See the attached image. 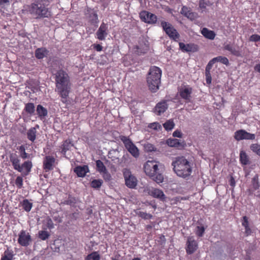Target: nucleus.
I'll list each match as a JSON object with an SVG mask.
<instances>
[{
    "label": "nucleus",
    "instance_id": "b1692460",
    "mask_svg": "<svg viewBox=\"0 0 260 260\" xmlns=\"http://www.w3.org/2000/svg\"><path fill=\"white\" fill-rule=\"evenodd\" d=\"M223 48L224 49L230 51L233 55L236 56H239L240 55V52L233 45L230 44H225Z\"/></svg>",
    "mask_w": 260,
    "mask_h": 260
},
{
    "label": "nucleus",
    "instance_id": "20e7f679",
    "mask_svg": "<svg viewBox=\"0 0 260 260\" xmlns=\"http://www.w3.org/2000/svg\"><path fill=\"white\" fill-rule=\"evenodd\" d=\"M145 174L151 179L159 184L164 181V177L162 168H158V162L155 160H148L144 165Z\"/></svg>",
    "mask_w": 260,
    "mask_h": 260
},
{
    "label": "nucleus",
    "instance_id": "f257e3e1",
    "mask_svg": "<svg viewBox=\"0 0 260 260\" xmlns=\"http://www.w3.org/2000/svg\"><path fill=\"white\" fill-rule=\"evenodd\" d=\"M56 91L61 98L63 103L67 102V98L71 89V83L68 74L63 70H59L55 74Z\"/></svg>",
    "mask_w": 260,
    "mask_h": 260
},
{
    "label": "nucleus",
    "instance_id": "7c9ffc66",
    "mask_svg": "<svg viewBox=\"0 0 260 260\" xmlns=\"http://www.w3.org/2000/svg\"><path fill=\"white\" fill-rule=\"evenodd\" d=\"M211 69V60H210L206 68V82L208 84L211 83V76L210 74V69Z\"/></svg>",
    "mask_w": 260,
    "mask_h": 260
},
{
    "label": "nucleus",
    "instance_id": "6ab92c4d",
    "mask_svg": "<svg viewBox=\"0 0 260 260\" xmlns=\"http://www.w3.org/2000/svg\"><path fill=\"white\" fill-rule=\"evenodd\" d=\"M259 187V183L258 181V176L255 175L252 179V187L247 190L246 192L249 196H252L253 191L258 189Z\"/></svg>",
    "mask_w": 260,
    "mask_h": 260
},
{
    "label": "nucleus",
    "instance_id": "49530a36",
    "mask_svg": "<svg viewBox=\"0 0 260 260\" xmlns=\"http://www.w3.org/2000/svg\"><path fill=\"white\" fill-rule=\"evenodd\" d=\"M128 152L134 157H137L139 155L138 147H126Z\"/></svg>",
    "mask_w": 260,
    "mask_h": 260
},
{
    "label": "nucleus",
    "instance_id": "f704fd0d",
    "mask_svg": "<svg viewBox=\"0 0 260 260\" xmlns=\"http://www.w3.org/2000/svg\"><path fill=\"white\" fill-rule=\"evenodd\" d=\"M24 110L27 113L29 114L30 115H32L35 111V107L34 104L32 103H29L25 104Z\"/></svg>",
    "mask_w": 260,
    "mask_h": 260
},
{
    "label": "nucleus",
    "instance_id": "13d9d810",
    "mask_svg": "<svg viewBox=\"0 0 260 260\" xmlns=\"http://www.w3.org/2000/svg\"><path fill=\"white\" fill-rule=\"evenodd\" d=\"M245 228V234L246 236H248L251 235L252 233V231L251 229L250 228L249 226H247V228Z\"/></svg>",
    "mask_w": 260,
    "mask_h": 260
},
{
    "label": "nucleus",
    "instance_id": "ddd939ff",
    "mask_svg": "<svg viewBox=\"0 0 260 260\" xmlns=\"http://www.w3.org/2000/svg\"><path fill=\"white\" fill-rule=\"evenodd\" d=\"M141 20L147 23L154 24L157 21V17L155 15L148 11H143L140 13Z\"/></svg>",
    "mask_w": 260,
    "mask_h": 260
},
{
    "label": "nucleus",
    "instance_id": "e433bc0d",
    "mask_svg": "<svg viewBox=\"0 0 260 260\" xmlns=\"http://www.w3.org/2000/svg\"><path fill=\"white\" fill-rule=\"evenodd\" d=\"M22 206L25 211L29 212L32 207V204L27 199H25L22 201Z\"/></svg>",
    "mask_w": 260,
    "mask_h": 260
},
{
    "label": "nucleus",
    "instance_id": "393cba45",
    "mask_svg": "<svg viewBox=\"0 0 260 260\" xmlns=\"http://www.w3.org/2000/svg\"><path fill=\"white\" fill-rule=\"evenodd\" d=\"M180 49L183 52H191L194 50V45L193 44H185L183 43L180 42L179 44Z\"/></svg>",
    "mask_w": 260,
    "mask_h": 260
},
{
    "label": "nucleus",
    "instance_id": "0eeeda50",
    "mask_svg": "<svg viewBox=\"0 0 260 260\" xmlns=\"http://www.w3.org/2000/svg\"><path fill=\"white\" fill-rule=\"evenodd\" d=\"M160 24L164 30L169 36V37L171 39H173L175 41H177L179 38L180 35L172 25L164 21H162Z\"/></svg>",
    "mask_w": 260,
    "mask_h": 260
},
{
    "label": "nucleus",
    "instance_id": "5fc2aeb1",
    "mask_svg": "<svg viewBox=\"0 0 260 260\" xmlns=\"http://www.w3.org/2000/svg\"><path fill=\"white\" fill-rule=\"evenodd\" d=\"M242 225L244 228H247V226H249L248 218L247 216H244L243 217Z\"/></svg>",
    "mask_w": 260,
    "mask_h": 260
},
{
    "label": "nucleus",
    "instance_id": "bb28decb",
    "mask_svg": "<svg viewBox=\"0 0 260 260\" xmlns=\"http://www.w3.org/2000/svg\"><path fill=\"white\" fill-rule=\"evenodd\" d=\"M47 53L48 51L45 48H38L35 51V56L38 59H42L47 55Z\"/></svg>",
    "mask_w": 260,
    "mask_h": 260
},
{
    "label": "nucleus",
    "instance_id": "423d86ee",
    "mask_svg": "<svg viewBox=\"0 0 260 260\" xmlns=\"http://www.w3.org/2000/svg\"><path fill=\"white\" fill-rule=\"evenodd\" d=\"M10 161L14 170L20 173H22L24 176L28 175L32 167L31 161H25L21 165L20 156L15 153H13L10 155Z\"/></svg>",
    "mask_w": 260,
    "mask_h": 260
},
{
    "label": "nucleus",
    "instance_id": "1a4fd4ad",
    "mask_svg": "<svg viewBox=\"0 0 260 260\" xmlns=\"http://www.w3.org/2000/svg\"><path fill=\"white\" fill-rule=\"evenodd\" d=\"M57 164L55 157L52 155H46L43 158V168L45 172H48L53 170L55 165Z\"/></svg>",
    "mask_w": 260,
    "mask_h": 260
},
{
    "label": "nucleus",
    "instance_id": "72a5a7b5",
    "mask_svg": "<svg viewBox=\"0 0 260 260\" xmlns=\"http://www.w3.org/2000/svg\"><path fill=\"white\" fill-rule=\"evenodd\" d=\"M100 255L98 251H93L88 254L85 260H100Z\"/></svg>",
    "mask_w": 260,
    "mask_h": 260
},
{
    "label": "nucleus",
    "instance_id": "9d476101",
    "mask_svg": "<svg viewBox=\"0 0 260 260\" xmlns=\"http://www.w3.org/2000/svg\"><path fill=\"white\" fill-rule=\"evenodd\" d=\"M31 242L29 233L26 231L21 230L18 235V243L22 246L27 247Z\"/></svg>",
    "mask_w": 260,
    "mask_h": 260
},
{
    "label": "nucleus",
    "instance_id": "774afa93",
    "mask_svg": "<svg viewBox=\"0 0 260 260\" xmlns=\"http://www.w3.org/2000/svg\"><path fill=\"white\" fill-rule=\"evenodd\" d=\"M111 260H119V259L117 258L112 257H111Z\"/></svg>",
    "mask_w": 260,
    "mask_h": 260
},
{
    "label": "nucleus",
    "instance_id": "aec40b11",
    "mask_svg": "<svg viewBox=\"0 0 260 260\" xmlns=\"http://www.w3.org/2000/svg\"><path fill=\"white\" fill-rule=\"evenodd\" d=\"M168 107V106L166 101L160 102L156 104L154 109V112L156 114L160 115L166 111Z\"/></svg>",
    "mask_w": 260,
    "mask_h": 260
},
{
    "label": "nucleus",
    "instance_id": "338daca9",
    "mask_svg": "<svg viewBox=\"0 0 260 260\" xmlns=\"http://www.w3.org/2000/svg\"><path fill=\"white\" fill-rule=\"evenodd\" d=\"M49 147H46L44 148V152H45L46 153L47 151H49Z\"/></svg>",
    "mask_w": 260,
    "mask_h": 260
},
{
    "label": "nucleus",
    "instance_id": "a211bd4d",
    "mask_svg": "<svg viewBox=\"0 0 260 260\" xmlns=\"http://www.w3.org/2000/svg\"><path fill=\"white\" fill-rule=\"evenodd\" d=\"M148 193L151 196L155 198H157L162 201H164L166 198L163 191L158 188H152L149 190Z\"/></svg>",
    "mask_w": 260,
    "mask_h": 260
},
{
    "label": "nucleus",
    "instance_id": "f8f14e48",
    "mask_svg": "<svg viewBox=\"0 0 260 260\" xmlns=\"http://www.w3.org/2000/svg\"><path fill=\"white\" fill-rule=\"evenodd\" d=\"M198 248V244L193 236L187 238L185 250L187 254L193 253Z\"/></svg>",
    "mask_w": 260,
    "mask_h": 260
},
{
    "label": "nucleus",
    "instance_id": "c03bdc74",
    "mask_svg": "<svg viewBox=\"0 0 260 260\" xmlns=\"http://www.w3.org/2000/svg\"><path fill=\"white\" fill-rule=\"evenodd\" d=\"M210 6V2L206 0H200L199 2V8L202 11H205L206 10L207 6Z\"/></svg>",
    "mask_w": 260,
    "mask_h": 260
},
{
    "label": "nucleus",
    "instance_id": "6e6552de",
    "mask_svg": "<svg viewBox=\"0 0 260 260\" xmlns=\"http://www.w3.org/2000/svg\"><path fill=\"white\" fill-rule=\"evenodd\" d=\"M122 173L126 186L129 188H135L138 182L136 177L132 174L129 169L126 168L123 170Z\"/></svg>",
    "mask_w": 260,
    "mask_h": 260
},
{
    "label": "nucleus",
    "instance_id": "4be33fe9",
    "mask_svg": "<svg viewBox=\"0 0 260 260\" xmlns=\"http://www.w3.org/2000/svg\"><path fill=\"white\" fill-rule=\"evenodd\" d=\"M37 113L38 117L43 120L47 116L48 111L46 108L43 107L41 105H38L37 107Z\"/></svg>",
    "mask_w": 260,
    "mask_h": 260
},
{
    "label": "nucleus",
    "instance_id": "680f3d73",
    "mask_svg": "<svg viewBox=\"0 0 260 260\" xmlns=\"http://www.w3.org/2000/svg\"><path fill=\"white\" fill-rule=\"evenodd\" d=\"M254 69L255 71L260 73V63L256 64L254 67Z\"/></svg>",
    "mask_w": 260,
    "mask_h": 260
},
{
    "label": "nucleus",
    "instance_id": "bf43d9fd",
    "mask_svg": "<svg viewBox=\"0 0 260 260\" xmlns=\"http://www.w3.org/2000/svg\"><path fill=\"white\" fill-rule=\"evenodd\" d=\"M94 48L97 51H101L102 50L103 47L100 45V44H96L94 45Z\"/></svg>",
    "mask_w": 260,
    "mask_h": 260
},
{
    "label": "nucleus",
    "instance_id": "09e8293b",
    "mask_svg": "<svg viewBox=\"0 0 260 260\" xmlns=\"http://www.w3.org/2000/svg\"><path fill=\"white\" fill-rule=\"evenodd\" d=\"M15 183L18 188H21L23 186V178L21 176H17Z\"/></svg>",
    "mask_w": 260,
    "mask_h": 260
},
{
    "label": "nucleus",
    "instance_id": "412c9836",
    "mask_svg": "<svg viewBox=\"0 0 260 260\" xmlns=\"http://www.w3.org/2000/svg\"><path fill=\"white\" fill-rule=\"evenodd\" d=\"M74 171L78 177H83L86 175V173L89 172V168L86 165L83 166H79L76 167Z\"/></svg>",
    "mask_w": 260,
    "mask_h": 260
},
{
    "label": "nucleus",
    "instance_id": "39448f33",
    "mask_svg": "<svg viewBox=\"0 0 260 260\" xmlns=\"http://www.w3.org/2000/svg\"><path fill=\"white\" fill-rule=\"evenodd\" d=\"M161 70L156 66L151 67L147 77V83L149 89L155 92L159 89L160 84Z\"/></svg>",
    "mask_w": 260,
    "mask_h": 260
},
{
    "label": "nucleus",
    "instance_id": "c85d7f7f",
    "mask_svg": "<svg viewBox=\"0 0 260 260\" xmlns=\"http://www.w3.org/2000/svg\"><path fill=\"white\" fill-rule=\"evenodd\" d=\"M240 161L243 165H247L249 164V158L244 151H240Z\"/></svg>",
    "mask_w": 260,
    "mask_h": 260
},
{
    "label": "nucleus",
    "instance_id": "a19ab883",
    "mask_svg": "<svg viewBox=\"0 0 260 260\" xmlns=\"http://www.w3.org/2000/svg\"><path fill=\"white\" fill-rule=\"evenodd\" d=\"M49 233L45 230L40 231L38 233V237L42 240H46L49 238Z\"/></svg>",
    "mask_w": 260,
    "mask_h": 260
},
{
    "label": "nucleus",
    "instance_id": "052dcab7",
    "mask_svg": "<svg viewBox=\"0 0 260 260\" xmlns=\"http://www.w3.org/2000/svg\"><path fill=\"white\" fill-rule=\"evenodd\" d=\"M252 150L260 156V147H252Z\"/></svg>",
    "mask_w": 260,
    "mask_h": 260
},
{
    "label": "nucleus",
    "instance_id": "2f4dec72",
    "mask_svg": "<svg viewBox=\"0 0 260 260\" xmlns=\"http://www.w3.org/2000/svg\"><path fill=\"white\" fill-rule=\"evenodd\" d=\"M135 212L139 217L145 220L150 219L152 218V215L151 214L147 213L145 212L137 210L135 211Z\"/></svg>",
    "mask_w": 260,
    "mask_h": 260
},
{
    "label": "nucleus",
    "instance_id": "7ed1b4c3",
    "mask_svg": "<svg viewBox=\"0 0 260 260\" xmlns=\"http://www.w3.org/2000/svg\"><path fill=\"white\" fill-rule=\"evenodd\" d=\"M48 5V0H35L29 6L28 11L36 19L48 18L51 15Z\"/></svg>",
    "mask_w": 260,
    "mask_h": 260
},
{
    "label": "nucleus",
    "instance_id": "e2e57ef3",
    "mask_svg": "<svg viewBox=\"0 0 260 260\" xmlns=\"http://www.w3.org/2000/svg\"><path fill=\"white\" fill-rule=\"evenodd\" d=\"M10 1L9 0H0V5H4V4H9Z\"/></svg>",
    "mask_w": 260,
    "mask_h": 260
},
{
    "label": "nucleus",
    "instance_id": "3c124183",
    "mask_svg": "<svg viewBox=\"0 0 260 260\" xmlns=\"http://www.w3.org/2000/svg\"><path fill=\"white\" fill-rule=\"evenodd\" d=\"M229 183L230 186L232 187V191L234 190V188L236 186V181L235 180V178H234L233 175H230V179L229 180Z\"/></svg>",
    "mask_w": 260,
    "mask_h": 260
},
{
    "label": "nucleus",
    "instance_id": "0e129e2a",
    "mask_svg": "<svg viewBox=\"0 0 260 260\" xmlns=\"http://www.w3.org/2000/svg\"><path fill=\"white\" fill-rule=\"evenodd\" d=\"M148 149H147V151H155L156 150V147H148Z\"/></svg>",
    "mask_w": 260,
    "mask_h": 260
},
{
    "label": "nucleus",
    "instance_id": "de8ad7c7",
    "mask_svg": "<svg viewBox=\"0 0 260 260\" xmlns=\"http://www.w3.org/2000/svg\"><path fill=\"white\" fill-rule=\"evenodd\" d=\"M201 34L206 38L211 39V30L207 28H203L201 30Z\"/></svg>",
    "mask_w": 260,
    "mask_h": 260
},
{
    "label": "nucleus",
    "instance_id": "a18cd8bd",
    "mask_svg": "<svg viewBox=\"0 0 260 260\" xmlns=\"http://www.w3.org/2000/svg\"><path fill=\"white\" fill-rule=\"evenodd\" d=\"M148 127L150 128L153 129L155 131H159L162 129L161 125L159 124V123L155 122L151 123H150Z\"/></svg>",
    "mask_w": 260,
    "mask_h": 260
},
{
    "label": "nucleus",
    "instance_id": "79ce46f5",
    "mask_svg": "<svg viewBox=\"0 0 260 260\" xmlns=\"http://www.w3.org/2000/svg\"><path fill=\"white\" fill-rule=\"evenodd\" d=\"M103 184V181L101 179H94L91 182L90 185L92 188H99Z\"/></svg>",
    "mask_w": 260,
    "mask_h": 260
},
{
    "label": "nucleus",
    "instance_id": "864d4df0",
    "mask_svg": "<svg viewBox=\"0 0 260 260\" xmlns=\"http://www.w3.org/2000/svg\"><path fill=\"white\" fill-rule=\"evenodd\" d=\"M101 174H102L103 177L105 180L109 181L111 179V176L107 169L106 171L102 172Z\"/></svg>",
    "mask_w": 260,
    "mask_h": 260
},
{
    "label": "nucleus",
    "instance_id": "4d7b16f0",
    "mask_svg": "<svg viewBox=\"0 0 260 260\" xmlns=\"http://www.w3.org/2000/svg\"><path fill=\"white\" fill-rule=\"evenodd\" d=\"M182 133L178 130H176V131H174L173 134V137H178V138H181L182 136Z\"/></svg>",
    "mask_w": 260,
    "mask_h": 260
},
{
    "label": "nucleus",
    "instance_id": "c756f323",
    "mask_svg": "<svg viewBox=\"0 0 260 260\" xmlns=\"http://www.w3.org/2000/svg\"><path fill=\"white\" fill-rule=\"evenodd\" d=\"M166 144L168 146H184V145L182 144L180 142V140L177 139H169L166 141Z\"/></svg>",
    "mask_w": 260,
    "mask_h": 260
},
{
    "label": "nucleus",
    "instance_id": "603ef678",
    "mask_svg": "<svg viewBox=\"0 0 260 260\" xmlns=\"http://www.w3.org/2000/svg\"><path fill=\"white\" fill-rule=\"evenodd\" d=\"M249 41L251 42H259L260 41V36L257 34H254L250 37Z\"/></svg>",
    "mask_w": 260,
    "mask_h": 260
},
{
    "label": "nucleus",
    "instance_id": "37998d69",
    "mask_svg": "<svg viewBox=\"0 0 260 260\" xmlns=\"http://www.w3.org/2000/svg\"><path fill=\"white\" fill-rule=\"evenodd\" d=\"M121 140L123 142L125 146H136L132 142V141L126 137L121 136Z\"/></svg>",
    "mask_w": 260,
    "mask_h": 260
},
{
    "label": "nucleus",
    "instance_id": "2eb2a0df",
    "mask_svg": "<svg viewBox=\"0 0 260 260\" xmlns=\"http://www.w3.org/2000/svg\"><path fill=\"white\" fill-rule=\"evenodd\" d=\"M136 50L138 55H142L146 53L149 50L148 41L143 39L140 41L139 45L136 46Z\"/></svg>",
    "mask_w": 260,
    "mask_h": 260
},
{
    "label": "nucleus",
    "instance_id": "f3484780",
    "mask_svg": "<svg viewBox=\"0 0 260 260\" xmlns=\"http://www.w3.org/2000/svg\"><path fill=\"white\" fill-rule=\"evenodd\" d=\"M181 13L191 20L197 19L198 15L197 13L192 12L189 8L183 6L181 10Z\"/></svg>",
    "mask_w": 260,
    "mask_h": 260
},
{
    "label": "nucleus",
    "instance_id": "c9c22d12",
    "mask_svg": "<svg viewBox=\"0 0 260 260\" xmlns=\"http://www.w3.org/2000/svg\"><path fill=\"white\" fill-rule=\"evenodd\" d=\"M205 228L202 224L198 225L195 229V234L199 237H202L205 232Z\"/></svg>",
    "mask_w": 260,
    "mask_h": 260
},
{
    "label": "nucleus",
    "instance_id": "5701e85b",
    "mask_svg": "<svg viewBox=\"0 0 260 260\" xmlns=\"http://www.w3.org/2000/svg\"><path fill=\"white\" fill-rule=\"evenodd\" d=\"M14 251L12 249L7 248L2 254L1 260H14Z\"/></svg>",
    "mask_w": 260,
    "mask_h": 260
},
{
    "label": "nucleus",
    "instance_id": "6e6d98bb",
    "mask_svg": "<svg viewBox=\"0 0 260 260\" xmlns=\"http://www.w3.org/2000/svg\"><path fill=\"white\" fill-rule=\"evenodd\" d=\"M74 144L72 143V141L70 139L66 140L62 146H73Z\"/></svg>",
    "mask_w": 260,
    "mask_h": 260
},
{
    "label": "nucleus",
    "instance_id": "4468645a",
    "mask_svg": "<svg viewBox=\"0 0 260 260\" xmlns=\"http://www.w3.org/2000/svg\"><path fill=\"white\" fill-rule=\"evenodd\" d=\"M235 138L237 140H241L243 139L253 140L255 139V135L250 134L245 130H239L235 133Z\"/></svg>",
    "mask_w": 260,
    "mask_h": 260
},
{
    "label": "nucleus",
    "instance_id": "ea45409f",
    "mask_svg": "<svg viewBox=\"0 0 260 260\" xmlns=\"http://www.w3.org/2000/svg\"><path fill=\"white\" fill-rule=\"evenodd\" d=\"M163 126L166 131H169L174 128L175 124L172 120L170 119L164 123Z\"/></svg>",
    "mask_w": 260,
    "mask_h": 260
},
{
    "label": "nucleus",
    "instance_id": "dca6fc26",
    "mask_svg": "<svg viewBox=\"0 0 260 260\" xmlns=\"http://www.w3.org/2000/svg\"><path fill=\"white\" fill-rule=\"evenodd\" d=\"M97 38L100 40H104L108 35V25L103 22L96 32Z\"/></svg>",
    "mask_w": 260,
    "mask_h": 260
},
{
    "label": "nucleus",
    "instance_id": "f03ea898",
    "mask_svg": "<svg viewBox=\"0 0 260 260\" xmlns=\"http://www.w3.org/2000/svg\"><path fill=\"white\" fill-rule=\"evenodd\" d=\"M193 160L184 156L178 157L172 163L173 170L179 177L186 178L192 173Z\"/></svg>",
    "mask_w": 260,
    "mask_h": 260
},
{
    "label": "nucleus",
    "instance_id": "69168bd1",
    "mask_svg": "<svg viewBox=\"0 0 260 260\" xmlns=\"http://www.w3.org/2000/svg\"><path fill=\"white\" fill-rule=\"evenodd\" d=\"M254 196L258 198H260V192L259 191H258L257 192V194H255Z\"/></svg>",
    "mask_w": 260,
    "mask_h": 260
},
{
    "label": "nucleus",
    "instance_id": "473e14b6",
    "mask_svg": "<svg viewBox=\"0 0 260 260\" xmlns=\"http://www.w3.org/2000/svg\"><path fill=\"white\" fill-rule=\"evenodd\" d=\"M215 62H219L226 66L229 64L228 59L225 57L221 56L212 58V64L214 63Z\"/></svg>",
    "mask_w": 260,
    "mask_h": 260
},
{
    "label": "nucleus",
    "instance_id": "4c0bfd02",
    "mask_svg": "<svg viewBox=\"0 0 260 260\" xmlns=\"http://www.w3.org/2000/svg\"><path fill=\"white\" fill-rule=\"evenodd\" d=\"M96 170L102 173V172L106 171V168L104 166L103 162L101 160H98L96 161Z\"/></svg>",
    "mask_w": 260,
    "mask_h": 260
},
{
    "label": "nucleus",
    "instance_id": "8fccbe9b",
    "mask_svg": "<svg viewBox=\"0 0 260 260\" xmlns=\"http://www.w3.org/2000/svg\"><path fill=\"white\" fill-rule=\"evenodd\" d=\"M19 151L21 153L20 156L23 159H26L29 157V154L25 151V147H19Z\"/></svg>",
    "mask_w": 260,
    "mask_h": 260
},
{
    "label": "nucleus",
    "instance_id": "cd10ccee",
    "mask_svg": "<svg viewBox=\"0 0 260 260\" xmlns=\"http://www.w3.org/2000/svg\"><path fill=\"white\" fill-rule=\"evenodd\" d=\"M43 224L44 226L43 229H52L54 228V223L53 222L52 220L49 216H47L45 219L43 220Z\"/></svg>",
    "mask_w": 260,
    "mask_h": 260
},
{
    "label": "nucleus",
    "instance_id": "58836bf2",
    "mask_svg": "<svg viewBox=\"0 0 260 260\" xmlns=\"http://www.w3.org/2000/svg\"><path fill=\"white\" fill-rule=\"evenodd\" d=\"M167 148L165 150V155L167 156H172L177 154V147H165Z\"/></svg>",
    "mask_w": 260,
    "mask_h": 260
},
{
    "label": "nucleus",
    "instance_id": "a878e982",
    "mask_svg": "<svg viewBox=\"0 0 260 260\" xmlns=\"http://www.w3.org/2000/svg\"><path fill=\"white\" fill-rule=\"evenodd\" d=\"M37 129L36 127H31L27 132V138L31 142H34L36 138Z\"/></svg>",
    "mask_w": 260,
    "mask_h": 260
},
{
    "label": "nucleus",
    "instance_id": "9b49d317",
    "mask_svg": "<svg viewBox=\"0 0 260 260\" xmlns=\"http://www.w3.org/2000/svg\"><path fill=\"white\" fill-rule=\"evenodd\" d=\"M192 89L189 85L182 86L179 90V93L180 97L183 99L185 103H189L191 101Z\"/></svg>",
    "mask_w": 260,
    "mask_h": 260
}]
</instances>
